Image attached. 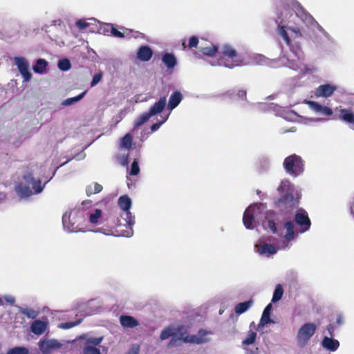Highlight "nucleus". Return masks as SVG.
<instances>
[{
	"label": "nucleus",
	"instance_id": "f257e3e1",
	"mask_svg": "<svg viewBox=\"0 0 354 354\" xmlns=\"http://www.w3.org/2000/svg\"><path fill=\"white\" fill-rule=\"evenodd\" d=\"M294 10L285 8L281 12V16L276 21L278 24V32L289 47L290 53L280 58L281 65L294 71H299L301 75L313 73L314 67L304 64V55L297 41L301 37V24L322 32L326 37L328 34L315 20V19L302 8L301 4L296 2L293 5Z\"/></svg>",
	"mask_w": 354,
	"mask_h": 354
},
{
	"label": "nucleus",
	"instance_id": "f03ea898",
	"mask_svg": "<svg viewBox=\"0 0 354 354\" xmlns=\"http://www.w3.org/2000/svg\"><path fill=\"white\" fill-rule=\"evenodd\" d=\"M277 213L272 210H266L263 203H254L250 205L244 212L243 223L248 230H253L256 227V219H262V226L264 230L283 237L279 242L281 250H287L290 247V242L294 240L297 234L295 230V225L290 220L292 214H287L286 211Z\"/></svg>",
	"mask_w": 354,
	"mask_h": 354
},
{
	"label": "nucleus",
	"instance_id": "7ed1b4c3",
	"mask_svg": "<svg viewBox=\"0 0 354 354\" xmlns=\"http://www.w3.org/2000/svg\"><path fill=\"white\" fill-rule=\"evenodd\" d=\"M207 334L205 330H199L197 335L189 336L183 326L176 328L174 326H169L162 330L160 339L162 341L171 337L169 344V346L171 347L176 345L178 340H183L185 343L200 344L207 342L205 337Z\"/></svg>",
	"mask_w": 354,
	"mask_h": 354
},
{
	"label": "nucleus",
	"instance_id": "20e7f679",
	"mask_svg": "<svg viewBox=\"0 0 354 354\" xmlns=\"http://www.w3.org/2000/svg\"><path fill=\"white\" fill-rule=\"evenodd\" d=\"M281 197L278 201L280 211H286L287 214H292L294 209L299 205L300 194L294 185L287 179L281 181L277 188Z\"/></svg>",
	"mask_w": 354,
	"mask_h": 354
},
{
	"label": "nucleus",
	"instance_id": "39448f33",
	"mask_svg": "<svg viewBox=\"0 0 354 354\" xmlns=\"http://www.w3.org/2000/svg\"><path fill=\"white\" fill-rule=\"evenodd\" d=\"M91 201H84L79 207L69 212H66L62 216V223L65 230L69 233L82 231V225L86 216L84 209L87 205L91 206Z\"/></svg>",
	"mask_w": 354,
	"mask_h": 354
},
{
	"label": "nucleus",
	"instance_id": "423d86ee",
	"mask_svg": "<svg viewBox=\"0 0 354 354\" xmlns=\"http://www.w3.org/2000/svg\"><path fill=\"white\" fill-rule=\"evenodd\" d=\"M118 205L122 209V213L120 214V218L118 220V225L127 227L125 230L122 232V236L131 237L133 234L132 227L135 224L134 216L130 212L131 200L127 195L122 196L118 199Z\"/></svg>",
	"mask_w": 354,
	"mask_h": 354
},
{
	"label": "nucleus",
	"instance_id": "0eeeda50",
	"mask_svg": "<svg viewBox=\"0 0 354 354\" xmlns=\"http://www.w3.org/2000/svg\"><path fill=\"white\" fill-rule=\"evenodd\" d=\"M223 57L217 61L216 65L223 66L226 68H233L236 66H245L250 63L246 62V56L238 53L236 50L231 46L225 44L221 48ZM216 66L215 64H212Z\"/></svg>",
	"mask_w": 354,
	"mask_h": 354
},
{
	"label": "nucleus",
	"instance_id": "6e6552de",
	"mask_svg": "<svg viewBox=\"0 0 354 354\" xmlns=\"http://www.w3.org/2000/svg\"><path fill=\"white\" fill-rule=\"evenodd\" d=\"M283 167L286 172L294 177L301 175L304 170L303 160L296 154H292L286 158L283 162Z\"/></svg>",
	"mask_w": 354,
	"mask_h": 354
},
{
	"label": "nucleus",
	"instance_id": "1a4fd4ad",
	"mask_svg": "<svg viewBox=\"0 0 354 354\" xmlns=\"http://www.w3.org/2000/svg\"><path fill=\"white\" fill-rule=\"evenodd\" d=\"M317 329L313 323H306L302 325L297 334V342L299 346L304 347L313 336Z\"/></svg>",
	"mask_w": 354,
	"mask_h": 354
},
{
	"label": "nucleus",
	"instance_id": "9d476101",
	"mask_svg": "<svg viewBox=\"0 0 354 354\" xmlns=\"http://www.w3.org/2000/svg\"><path fill=\"white\" fill-rule=\"evenodd\" d=\"M37 345L42 354H51L53 351L59 349L62 344L56 339L44 338L38 342Z\"/></svg>",
	"mask_w": 354,
	"mask_h": 354
},
{
	"label": "nucleus",
	"instance_id": "9b49d317",
	"mask_svg": "<svg viewBox=\"0 0 354 354\" xmlns=\"http://www.w3.org/2000/svg\"><path fill=\"white\" fill-rule=\"evenodd\" d=\"M13 60L24 82H29L31 80L32 74L27 59L24 57L17 56L13 58Z\"/></svg>",
	"mask_w": 354,
	"mask_h": 354
},
{
	"label": "nucleus",
	"instance_id": "f8f14e48",
	"mask_svg": "<svg viewBox=\"0 0 354 354\" xmlns=\"http://www.w3.org/2000/svg\"><path fill=\"white\" fill-rule=\"evenodd\" d=\"M295 220L299 227V232L304 233L307 232L311 225L310 220L307 212L304 209H299L295 214Z\"/></svg>",
	"mask_w": 354,
	"mask_h": 354
},
{
	"label": "nucleus",
	"instance_id": "ddd939ff",
	"mask_svg": "<svg viewBox=\"0 0 354 354\" xmlns=\"http://www.w3.org/2000/svg\"><path fill=\"white\" fill-rule=\"evenodd\" d=\"M254 248L257 254L265 257H270V256L277 254L279 250H281L279 248V245L277 246H274L272 244L261 241L255 244Z\"/></svg>",
	"mask_w": 354,
	"mask_h": 354
},
{
	"label": "nucleus",
	"instance_id": "4468645a",
	"mask_svg": "<svg viewBox=\"0 0 354 354\" xmlns=\"http://www.w3.org/2000/svg\"><path fill=\"white\" fill-rule=\"evenodd\" d=\"M23 180L34 191L35 194L41 193L46 184L45 183L41 185V181L39 178L36 179L32 174L28 173L23 176Z\"/></svg>",
	"mask_w": 354,
	"mask_h": 354
},
{
	"label": "nucleus",
	"instance_id": "2eb2a0df",
	"mask_svg": "<svg viewBox=\"0 0 354 354\" xmlns=\"http://www.w3.org/2000/svg\"><path fill=\"white\" fill-rule=\"evenodd\" d=\"M336 90V86L330 84H325L319 86L316 88L315 94L317 97H330Z\"/></svg>",
	"mask_w": 354,
	"mask_h": 354
},
{
	"label": "nucleus",
	"instance_id": "dca6fc26",
	"mask_svg": "<svg viewBox=\"0 0 354 354\" xmlns=\"http://www.w3.org/2000/svg\"><path fill=\"white\" fill-rule=\"evenodd\" d=\"M15 191L21 199L28 198L32 194H35L34 191L25 181L19 183L15 187Z\"/></svg>",
	"mask_w": 354,
	"mask_h": 354
},
{
	"label": "nucleus",
	"instance_id": "f3484780",
	"mask_svg": "<svg viewBox=\"0 0 354 354\" xmlns=\"http://www.w3.org/2000/svg\"><path fill=\"white\" fill-rule=\"evenodd\" d=\"M306 103L308 104L309 107L316 113H319L324 115L327 116L332 115L333 113V110L330 108L322 106L316 102L306 101Z\"/></svg>",
	"mask_w": 354,
	"mask_h": 354
},
{
	"label": "nucleus",
	"instance_id": "a211bd4d",
	"mask_svg": "<svg viewBox=\"0 0 354 354\" xmlns=\"http://www.w3.org/2000/svg\"><path fill=\"white\" fill-rule=\"evenodd\" d=\"M48 323L46 321L37 319L30 325V330L37 335H42L47 329Z\"/></svg>",
	"mask_w": 354,
	"mask_h": 354
},
{
	"label": "nucleus",
	"instance_id": "6ab92c4d",
	"mask_svg": "<svg viewBox=\"0 0 354 354\" xmlns=\"http://www.w3.org/2000/svg\"><path fill=\"white\" fill-rule=\"evenodd\" d=\"M153 56V50L146 45L141 46L137 51V58L142 62H148Z\"/></svg>",
	"mask_w": 354,
	"mask_h": 354
},
{
	"label": "nucleus",
	"instance_id": "aec40b11",
	"mask_svg": "<svg viewBox=\"0 0 354 354\" xmlns=\"http://www.w3.org/2000/svg\"><path fill=\"white\" fill-rule=\"evenodd\" d=\"M167 103V98L165 96L161 97L159 100L156 102L147 112L150 117L154 116L160 113L165 109Z\"/></svg>",
	"mask_w": 354,
	"mask_h": 354
},
{
	"label": "nucleus",
	"instance_id": "412c9836",
	"mask_svg": "<svg viewBox=\"0 0 354 354\" xmlns=\"http://www.w3.org/2000/svg\"><path fill=\"white\" fill-rule=\"evenodd\" d=\"M272 309V304H269L264 308V310L263 311V313H262V315H261V319H260V322L258 324V329H259L260 328L263 327L264 326H266V325H267L268 324L275 323L270 317Z\"/></svg>",
	"mask_w": 354,
	"mask_h": 354
},
{
	"label": "nucleus",
	"instance_id": "4be33fe9",
	"mask_svg": "<svg viewBox=\"0 0 354 354\" xmlns=\"http://www.w3.org/2000/svg\"><path fill=\"white\" fill-rule=\"evenodd\" d=\"M246 62H250L249 64L268 65L271 64V61L261 54H255L250 57H246Z\"/></svg>",
	"mask_w": 354,
	"mask_h": 354
},
{
	"label": "nucleus",
	"instance_id": "5701e85b",
	"mask_svg": "<svg viewBox=\"0 0 354 354\" xmlns=\"http://www.w3.org/2000/svg\"><path fill=\"white\" fill-rule=\"evenodd\" d=\"M322 345L324 348L329 351L334 352L339 348V342L332 337H324L322 339Z\"/></svg>",
	"mask_w": 354,
	"mask_h": 354
},
{
	"label": "nucleus",
	"instance_id": "b1692460",
	"mask_svg": "<svg viewBox=\"0 0 354 354\" xmlns=\"http://www.w3.org/2000/svg\"><path fill=\"white\" fill-rule=\"evenodd\" d=\"M120 322L124 328H133L139 325V322L133 317L129 315H121Z\"/></svg>",
	"mask_w": 354,
	"mask_h": 354
},
{
	"label": "nucleus",
	"instance_id": "393cba45",
	"mask_svg": "<svg viewBox=\"0 0 354 354\" xmlns=\"http://www.w3.org/2000/svg\"><path fill=\"white\" fill-rule=\"evenodd\" d=\"M162 61L165 66L168 68H173L177 64V59L172 53H165L162 56Z\"/></svg>",
	"mask_w": 354,
	"mask_h": 354
},
{
	"label": "nucleus",
	"instance_id": "a878e982",
	"mask_svg": "<svg viewBox=\"0 0 354 354\" xmlns=\"http://www.w3.org/2000/svg\"><path fill=\"white\" fill-rule=\"evenodd\" d=\"M183 95L180 92H174L169 99L168 109L171 111L174 109L181 102Z\"/></svg>",
	"mask_w": 354,
	"mask_h": 354
},
{
	"label": "nucleus",
	"instance_id": "bb28decb",
	"mask_svg": "<svg viewBox=\"0 0 354 354\" xmlns=\"http://www.w3.org/2000/svg\"><path fill=\"white\" fill-rule=\"evenodd\" d=\"M86 216L91 224L97 225L99 223V220L102 216V210L95 209L93 211L86 212Z\"/></svg>",
	"mask_w": 354,
	"mask_h": 354
},
{
	"label": "nucleus",
	"instance_id": "cd10ccee",
	"mask_svg": "<svg viewBox=\"0 0 354 354\" xmlns=\"http://www.w3.org/2000/svg\"><path fill=\"white\" fill-rule=\"evenodd\" d=\"M339 118L348 124H354V114L353 113L346 109H342L339 110Z\"/></svg>",
	"mask_w": 354,
	"mask_h": 354
},
{
	"label": "nucleus",
	"instance_id": "c85d7f7f",
	"mask_svg": "<svg viewBox=\"0 0 354 354\" xmlns=\"http://www.w3.org/2000/svg\"><path fill=\"white\" fill-rule=\"evenodd\" d=\"M47 66L48 62L44 59L39 58L36 61L32 68L35 73L43 74L46 71Z\"/></svg>",
	"mask_w": 354,
	"mask_h": 354
},
{
	"label": "nucleus",
	"instance_id": "c756f323",
	"mask_svg": "<svg viewBox=\"0 0 354 354\" xmlns=\"http://www.w3.org/2000/svg\"><path fill=\"white\" fill-rule=\"evenodd\" d=\"M253 304V300L250 299L247 301L241 302L238 304L235 307V313L238 315H241L246 312Z\"/></svg>",
	"mask_w": 354,
	"mask_h": 354
},
{
	"label": "nucleus",
	"instance_id": "7c9ffc66",
	"mask_svg": "<svg viewBox=\"0 0 354 354\" xmlns=\"http://www.w3.org/2000/svg\"><path fill=\"white\" fill-rule=\"evenodd\" d=\"M85 93H86V91H84L75 97L67 98L62 101V105L64 106L73 105V104L78 102L79 101H80L84 97Z\"/></svg>",
	"mask_w": 354,
	"mask_h": 354
},
{
	"label": "nucleus",
	"instance_id": "2f4dec72",
	"mask_svg": "<svg viewBox=\"0 0 354 354\" xmlns=\"http://www.w3.org/2000/svg\"><path fill=\"white\" fill-rule=\"evenodd\" d=\"M230 98H235L236 97L237 99L245 100L246 98V91L244 90H239L236 93L235 90H229L225 93Z\"/></svg>",
	"mask_w": 354,
	"mask_h": 354
},
{
	"label": "nucleus",
	"instance_id": "473e14b6",
	"mask_svg": "<svg viewBox=\"0 0 354 354\" xmlns=\"http://www.w3.org/2000/svg\"><path fill=\"white\" fill-rule=\"evenodd\" d=\"M200 50L203 53V55L207 56H214L216 53L218 51V46L211 44L208 46H200Z\"/></svg>",
	"mask_w": 354,
	"mask_h": 354
},
{
	"label": "nucleus",
	"instance_id": "72a5a7b5",
	"mask_svg": "<svg viewBox=\"0 0 354 354\" xmlns=\"http://www.w3.org/2000/svg\"><path fill=\"white\" fill-rule=\"evenodd\" d=\"M283 294V289L282 286L281 284H277L273 292L272 302L276 303L279 301L282 298Z\"/></svg>",
	"mask_w": 354,
	"mask_h": 354
},
{
	"label": "nucleus",
	"instance_id": "f704fd0d",
	"mask_svg": "<svg viewBox=\"0 0 354 354\" xmlns=\"http://www.w3.org/2000/svg\"><path fill=\"white\" fill-rule=\"evenodd\" d=\"M102 186L97 183H95L93 185H89L86 188V194L87 195H91L94 194L99 193L102 191Z\"/></svg>",
	"mask_w": 354,
	"mask_h": 354
},
{
	"label": "nucleus",
	"instance_id": "c9c22d12",
	"mask_svg": "<svg viewBox=\"0 0 354 354\" xmlns=\"http://www.w3.org/2000/svg\"><path fill=\"white\" fill-rule=\"evenodd\" d=\"M132 145V137L129 133H127L120 141V146L127 149H130Z\"/></svg>",
	"mask_w": 354,
	"mask_h": 354
},
{
	"label": "nucleus",
	"instance_id": "e433bc0d",
	"mask_svg": "<svg viewBox=\"0 0 354 354\" xmlns=\"http://www.w3.org/2000/svg\"><path fill=\"white\" fill-rule=\"evenodd\" d=\"M29 350L24 346H16L9 349L6 354H29Z\"/></svg>",
	"mask_w": 354,
	"mask_h": 354
},
{
	"label": "nucleus",
	"instance_id": "4c0bfd02",
	"mask_svg": "<svg viewBox=\"0 0 354 354\" xmlns=\"http://www.w3.org/2000/svg\"><path fill=\"white\" fill-rule=\"evenodd\" d=\"M150 115L147 113V112H145L142 113L141 115H140L134 122V127L135 128L138 127L147 122L149 119L150 118Z\"/></svg>",
	"mask_w": 354,
	"mask_h": 354
},
{
	"label": "nucleus",
	"instance_id": "58836bf2",
	"mask_svg": "<svg viewBox=\"0 0 354 354\" xmlns=\"http://www.w3.org/2000/svg\"><path fill=\"white\" fill-rule=\"evenodd\" d=\"M103 340V337H89L86 339L85 344L90 346H95L99 345Z\"/></svg>",
	"mask_w": 354,
	"mask_h": 354
},
{
	"label": "nucleus",
	"instance_id": "ea45409f",
	"mask_svg": "<svg viewBox=\"0 0 354 354\" xmlns=\"http://www.w3.org/2000/svg\"><path fill=\"white\" fill-rule=\"evenodd\" d=\"M21 313L26 315L28 318L35 319L37 317L39 313L38 311L32 309V308H24L21 310Z\"/></svg>",
	"mask_w": 354,
	"mask_h": 354
},
{
	"label": "nucleus",
	"instance_id": "a19ab883",
	"mask_svg": "<svg viewBox=\"0 0 354 354\" xmlns=\"http://www.w3.org/2000/svg\"><path fill=\"white\" fill-rule=\"evenodd\" d=\"M71 62L67 59H62L58 62V68L62 71H67L71 68Z\"/></svg>",
	"mask_w": 354,
	"mask_h": 354
},
{
	"label": "nucleus",
	"instance_id": "79ce46f5",
	"mask_svg": "<svg viewBox=\"0 0 354 354\" xmlns=\"http://www.w3.org/2000/svg\"><path fill=\"white\" fill-rule=\"evenodd\" d=\"M257 333L254 331L250 330L248 333L247 337L243 340L242 343L243 345H250L253 344L256 339Z\"/></svg>",
	"mask_w": 354,
	"mask_h": 354
},
{
	"label": "nucleus",
	"instance_id": "37998d69",
	"mask_svg": "<svg viewBox=\"0 0 354 354\" xmlns=\"http://www.w3.org/2000/svg\"><path fill=\"white\" fill-rule=\"evenodd\" d=\"M82 353L83 354H101L99 348L88 345H84Z\"/></svg>",
	"mask_w": 354,
	"mask_h": 354
},
{
	"label": "nucleus",
	"instance_id": "c03bdc74",
	"mask_svg": "<svg viewBox=\"0 0 354 354\" xmlns=\"http://www.w3.org/2000/svg\"><path fill=\"white\" fill-rule=\"evenodd\" d=\"M139 172H140L139 163H138V161L136 159L133 161V162L131 164L129 174L131 176H136L139 174Z\"/></svg>",
	"mask_w": 354,
	"mask_h": 354
},
{
	"label": "nucleus",
	"instance_id": "a18cd8bd",
	"mask_svg": "<svg viewBox=\"0 0 354 354\" xmlns=\"http://www.w3.org/2000/svg\"><path fill=\"white\" fill-rule=\"evenodd\" d=\"M80 322H81V321L79 320L77 322H67L61 323L59 325V328H62V329H69L74 326H77L79 324H80Z\"/></svg>",
	"mask_w": 354,
	"mask_h": 354
},
{
	"label": "nucleus",
	"instance_id": "49530a36",
	"mask_svg": "<svg viewBox=\"0 0 354 354\" xmlns=\"http://www.w3.org/2000/svg\"><path fill=\"white\" fill-rule=\"evenodd\" d=\"M102 77V72H100L97 74H95L93 77V80L91 82V87H93L95 86V85H97L100 81L101 80Z\"/></svg>",
	"mask_w": 354,
	"mask_h": 354
},
{
	"label": "nucleus",
	"instance_id": "de8ad7c7",
	"mask_svg": "<svg viewBox=\"0 0 354 354\" xmlns=\"http://www.w3.org/2000/svg\"><path fill=\"white\" fill-rule=\"evenodd\" d=\"M75 24L80 30H84L88 26V24L86 20L82 19L77 20Z\"/></svg>",
	"mask_w": 354,
	"mask_h": 354
},
{
	"label": "nucleus",
	"instance_id": "09e8293b",
	"mask_svg": "<svg viewBox=\"0 0 354 354\" xmlns=\"http://www.w3.org/2000/svg\"><path fill=\"white\" fill-rule=\"evenodd\" d=\"M167 120V117L164 118L161 121L154 123L151 127V130L152 132L156 131L160 126L164 124Z\"/></svg>",
	"mask_w": 354,
	"mask_h": 354
},
{
	"label": "nucleus",
	"instance_id": "8fccbe9b",
	"mask_svg": "<svg viewBox=\"0 0 354 354\" xmlns=\"http://www.w3.org/2000/svg\"><path fill=\"white\" fill-rule=\"evenodd\" d=\"M119 162L122 166H127L129 163V154H123L119 158Z\"/></svg>",
	"mask_w": 354,
	"mask_h": 354
},
{
	"label": "nucleus",
	"instance_id": "3c124183",
	"mask_svg": "<svg viewBox=\"0 0 354 354\" xmlns=\"http://www.w3.org/2000/svg\"><path fill=\"white\" fill-rule=\"evenodd\" d=\"M198 44V39L196 36H192L189 39V47L190 48H195Z\"/></svg>",
	"mask_w": 354,
	"mask_h": 354
},
{
	"label": "nucleus",
	"instance_id": "603ef678",
	"mask_svg": "<svg viewBox=\"0 0 354 354\" xmlns=\"http://www.w3.org/2000/svg\"><path fill=\"white\" fill-rule=\"evenodd\" d=\"M286 115L283 116L286 120H293L296 117H297V114L294 111H290L286 113Z\"/></svg>",
	"mask_w": 354,
	"mask_h": 354
},
{
	"label": "nucleus",
	"instance_id": "864d4df0",
	"mask_svg": "<svg viewBox=\"0 0 354 354\" xmlns=\"http://www.w3.org/2000/svg\"><path fill=\"white\" fill-rule=\"evenodd\" d=\"M4 299L5 301H6L7 303H8L10 305H14L15 304V298L12 296V295H5L3 296V297L2 298V299Z\"/></svg>",
	"mask_w": 354,
	"mask_h": 354
},
{
	"label": "nucleus",
	"instance_id": "5fc2aeb1",
	"mask_svg": "<svg viewBox=\"0 0 354 354\" xmlns=\"http://www.w3.org/2000/svg\"><path fill=\"white\" fill-rule=\"evenodd\" d=\"M111 32L114 37L119 38L124 37V34L113 27H112Z\"/></svg>",
	"mask_w": 354,
	"mask_h": 354
},
{
	"label": "nucleus",
	"instance_id": "6e6d98bb",
	"mask_svg": "<svg viewBox=\"0 0 354 354\" xmlns=\"http://www.w3.org/2000/svg\"><path fill=\"white\" fill-rule=\"evenodd\" d=\"M85 157H86V154L83 151H81L80 153H77L74 157V158H76L77 160H80L84 159Z\"/></svg>",
	"mask_w": 354,
	"mask_h": 354
},
{
	"label": "nucleus",
	"instance_id": "4d7b16f0",
	"mask_svg": "<svg viewBox=\"0 0 354 354\" xmlns=\"http://www.w3.org/2000/svg\"><path fill=\"white\" fill-rule=\"evenodd\" d=\"M329 335L332 337L334 330V326L332 324H329L327 327Z\"/></svg>",
	"mask_w": 354,
	"mask_h": 354
},
{
	"label": "nucleus",
	"instance_id": "13d9d810",
	"mask_svg": "<svg viewBox=\"0 0 354 354\" xmlns=\"http://www.w3.org/2000/svg\"><path fill=\"white\" fill-rule=\"evenodd\" d=\"M336 322L337 324L342 325L344 323V319H343L342 316L339 315L337 317Z\"/></svg>",
	"mask_w": 354,
	"mask_h": 354
},
{
	"label": "nucleus",
	"instance_id": "bf43d9fd",
	"mask_svg": "<svg viewBox=\"0 0 354 354\" xmlns=\"http://www.w3.org/2000/svg\"><path fill=\"white\" fill-rule=\"evenodd\" d=\"M311 122H320V121H322L324 120V119L322 118H310L308 119Z\"/></svg>",
	"mask_w": 354,
	"mask_h": 354
},
{
	"label": "nucleus",
	"instance_id": "052dcab7",
	"mask_svg": "<svg viewBox=\"0 0 354 354\" xmlns=\"http://www.w3.org/2000/svg\"><path fill=\"white\" fill-rule=\"evenodd\" d=\"M94 302H95V300H90L88 302V306H91Z\"/></svg>",
	"mask_w": 354,
	"mask_h": 354
},
{
	"label": "nucleus",
	"instance_id": "680f3d73",
	"mask_svg": "<svg viewBox=\"0 0 354 354\" xmlns=\"http://www.w3.org/2000/svg\"><path fill=\"white\" fill-rule=\"evenodd\" d=\"M269 106H270V109H274L275 107H277V105H274L273 104H271L269 105Z\"/></svg>",
	"mask_w": 354,
	"mask_h": 354
},
{
	"label": "nucleus",
	"instance_id": "e2e57ef3",
	"mask_svg": "<svg viewBox=\"0 0 354 354\" xmlns=\"http://www.w3.org/2000/svg\"><path fill=\"white\" fill-rule=\"evenodd\" d=\"M96 232H103L104 234H107L106 233H105L104 232H103V231H102V229H101V228H100V229H98Z\"/></svg>",
	"mask_w": 354,
	"mask_h": 354
},
{
	"label": "nucleus",
	"instance_id": "0e129e2a",
	"mask_svg": "<svg viewBox=\"0 0 354 354\" xmlns=\"http://www.w3.org/2000/svg\"><path fill=\"white\" fill-rule=\"evenodd\" d=\"M95 311H96V309H95V310H91V311L88 312L87 313H88V314H90V313H94Z\"/></svg>",
	"mask_w": 354,
	"mask_h": 354
},
{
	"label": "nucleus",
	"instance_id": "69168bd1",
	"mask_svg": "<svg viewBox=\"0 0 354 354\" xmlns=\"http://www.w3.org/2000/svg\"><path fill=\"white\" fill-rule=\"evenodd\" d=\"M1 304H2V298L0 297V305H1Z\"/></svg>",
	"mask_w": 354,
	"mask_h": 354
},
{
	"label": "nucleus",
	"instance_id": "338daca9",
	"mask_svg": "<svg viewBox=\"0 0 354 354\" xmlns=\"http://www.w3.org/2000/svg\"><path fill=\"white\" fill-rule=\"evenodd\" d=\"M68 162V161L64 162L63 164H62V165H64L66 164Z\"/></svg>",
	"mask_w": 354,
	"mask_h": 354
},
{
	"label": "nucleus",
	"instance_id": "774afa93",
	"mask_svg": "<svg viewBox=\"0 0 354 354\" xmlns=\"http://www.w3.org/2000/svg\"><path fill=\"white\" fill-rule=\"evenodd\" d=\"M183 46H184V48H185V42L183 43Z\"/></svg>",
	"mask_w": 354,
	"mask_h": 354
}]
</instances>
